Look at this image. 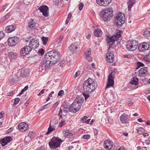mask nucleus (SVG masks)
I'll use <instances>...</instances> for the list:
<instances>
[{"mask_svg": "<svg viewBox=\"0 0 150 150\" xmlns=\"http://www.w3.org/2000/svg\"><path fill=\"white\" fill-rule=\"evenodd\" d=\"M10 15L9 14L7 13L2 18V19L4 20L8 18L10 16Z\"/></svg>", "mask_w": 150, "mask_h": 150, "instance_id": "nucleus-55", "label": "nucleus"}, {"mask_svg": "<svg viewBox=\"0 0 150 150\" xmlns=\"http://www.w3.org/2000/svg\"><path fill=\"white\" fill-rule=\"evenodd\" d=\"M124 57L126 58H130L131 57V55L130 54H125L124 55Z\"/></svg>", "mask_w": 150, "mask_h": 150, "instance_id": "nucleus-53", "label": "nucleus"}, {"mask_svg": "<svg viewBox=\"0 0 150 150\" xmlns=\"http://www.w3.org/2000/svg\"><path fill=\"white\" fill-rule=\"evenodd\" d=\"M138 44V42L136 40H129L127 42V49L129 51H134L137 49Z\"/></svg>", "mask_w": 150, "mask_h": 150, "instance_id": "nucleus-6", "label": "nucleus"}, {"mask_svg": "<svg viewBox=\"0 0 150 150\" xmlns=\"http://www.w3.org/2000/svg\"><path fill=\"white\" fill-rule=\"evenodd\" d=\"M135 3V0H129L128 3H127L128 5V9L130 10Z\"/></svg>", "mask_w": 150, "mask_h": 150, "instance_id": "nucleus-31", "label": "nucleus"}, {"mask_svg": "<svg viewBox=\"0 0 150 150\" xmlns=\"http://www.w3.org/2000/svg\"><path fill=\"white\" fill-rule=\"evenodd\" d=\"M8 56L10 58L14 59L16 57L17 54L16 53L11 52L8 53Z\"/></svg>", "mask_w": 150, "mask_h": 150, "instance_id": "nucleus-34", "label": "nucleus"}, {"mask_svg": "<svg viewBox=\"0 0 150 150\" xmlns=\"http://www.w3.org/2000/svg\"><path fill=\"white\" fill-rule=\"evenodd\" d=\"M144 35L146 38H150V29L146 30L144 33Z\"/></svg>", "mask_w": 150, "mask_h": 150, "instance_id": "nucleus-33", "label": "nucleus"}, {"mask_svg": "<svg viewBox=\"0 0 150 150\" xmlns=\"http://www.w3.org/2000/svg\"><path fill=\"white\" fill-rule=\"evenodd\" d=\"M120 37V35H115L112 37H107L106 41L107 42V45L109 46V48L110 46L114 44L115 41H117L119 38Z\"/></svg>", "mask_w": 150, "mask_h": 150, "instance_id": "nucleus-7", "label": "nucleus"}, {"mask_svg": "<svg viewBox=\"0 0 150 150\" xmlns=\"http://www.w3.org/2000/svg\"><path fill=\"white\" fill-rule=\"evenodd\" d=\"M83 139L88 140L90 138V136L89 134H85L83 136Z\"/></svg>", "mask_w": 150, "mask_h": 150, "instance_id": "nucleus-43", "label": "nucleus"}, {"mask_svg": "<svg viewBox=\"0 0 150 150\" xmlns=\"http://www.w3.org/2000/svg\"><path fill=\"white\" fill-rule=\"evenodd\" d=\"M19 130L21 132H24L26 131L28 128V125L25 122H21L18 125Z\"/></svg>", "mask_w": 150, "mask_h": 150, "instance_id": "nucleus-16", "label": "nucleus"}, {"mask_svg": "<svg viewBox=\"0 0 150 150\" xmlns=\"http://www.w3.org/2000/svg\"><path fill=\"white\" fill-rule=\"evenodd\" d=\"M20 99L18 98H16L14 100V104L16 105L20 101Z\"/></svg>", "mask_w": 150, "mask_h": 150, "instance_id": "nucleus-46", "label": "nucleus"}, {"mask_svg": "<svg viewBox=\"0 0 150 150\" xmlns=\"http://www.w3.org/2000/svg\"><path fill=\"white\" fill-rule=\"evenodd\" d=\"M75 100H77L76 101L77 102H76V103H74L75 104L74 106H76V110L75 111L77 112L80 108L81 107L83 102L84 99L83 98L78 97Z\"/></svg>", "mask_w": 150, "mask_h": 150, "instance_id": "nucleus-11", "label": "nucleus"}, {"mask_svg": "<svg viewBox=\"0 0 150 150\" xmlns=\"http://www.w3.org/2000/svg\"><path fill=\"white\" fill-rule=\"evenodd\" d=\"M71 131L67 128L65 129L62 131V134L63 136L65 137H67L68 136H72L73 134Z\"/></svg>", "mask_w": 150, "mask_h": 150, "instance_id": "nucleus-26", "label": "nucleus"}, {"mask_svg": "<svg viewBox=\"0 0 150 150\" xmlns=\"http://www.w3.org/2000/svg\"><path fill=\"white\" fill-rule=\"evenodd\" d=\"M137 133L139 134H142L143 132V129L141 127L137 129Z\"/></svg>", "mask_w": 150, "mask_h": 150, "instance_id": "nucleus-39", "label": "nucleus"}, {"mask_svg": "<svg viewBox=\"0 0 150 150\" xmlns=\"http://www.w3.org/2000/svg\"><path fill=\"white\" fill-rule=\"evenodd\" d=\"M139 75L141 76H144L148 74V69L146 67L141 68L139 70Z\"/></svg>", "mask_w": 150, "mask_h": 150, "instance_id": "nucleus-22", "label": "nucleus"}, {"mask_svg": "<svg viewBox=\"0 0 150 150\" xmlns=\"http://www.w3.org/2000/svg\"><path fill=\"white\" fill-rule=\"evenodd\" d=\"M48 40V37H45L44 36H42V43L44 45H45L47 42Z\"/></svg>", "mask_w": 150, "mask_h": 150, "instance_id": "nucleus-36", "label": "nucleus"}, {"mask_svg": "<svg viewBox=\"0 0 150 150\" xmlns=\"http://www.w3.org/2000/svg\"><path fill=\"white\" fill-rule=\"evenodd\" d=\"M36 150H45L44 148L42 147H38Z\"/></svg>", "mask_w": 150, "mask_h": 150, "instance_id": "nucleus-60", "label": "nucleus"}, {"mask_svg": "<svg viewBox=\"0 0 150 150\" xmlns=\"http://www.w3.org/2000/svg\"><path fill=\"white\" fill-rule=\"evenodd\" d=\"M112 75V73H111L108 76V83L105 88L106 89L113 86L114 85V77Z\"/></svg>", "mask_w": 150, "mask_h": 150, "instance_id": "nucleus-10", "label": "nucleus"}, {"mask_svg": "<svg viewBox=\"0 0 150 150\" xmlns=\"http://www.w3.org/2000/svg\"><path fill=\"white\" fill-rule=\"evenodd\" d=\"M84 92L82 93V95L84 96L85 98V100H86L89 97V94H88Z\"/></svg>", "mask_w": 150, "mask_h": 150, "instance_id": "nucleus-40", "label": "nucleus"}, {"mask_svg": "<svg viewBox=\"0 0 150 150\" xmlns=\"http://www.w3.org/2000/svg\"><path fill=\"white\" fill-rule=\"evenodd\" d=\"M117 150H125V149L124 147L122 146L120 147Z\"/></svg>", "mask_w": 150, "mask_h": 150, "instance_id": "nucleus-64", "label": "nucleus"}, {"mask_svg": "<svg viewBox=\"0 0 150 150\" xmlns=\"http://www.w3.org/2000/svg\"><path fill=\"white\" fill-rule=\"evenodd\" d=\"M143 136H144V137H146V136H148L149 134L148 133H144V132H143L142 134Z\"/></svg>", "mask_w": 150, "mask_h": 150, "instance_id": "nucleus-62", "label": "nucleus"}, {"mask_svg": "<svg viewBox=\"0 0 150 150\" xmlns=\"http://www.w3.org/2000/svg\"><path fill=\"white\" fill-rule=\"evenodd\" d=\"M28 86H25L23 89L22 90L21 92L19 93V94L18 95V96L21 95L24 92L28 89Z\"/></svg>", "mask_w": 150, "mask_h": 150, "instance_id": "nucleus-38", "label": "nucleus"}, {"mask_svg": "<svg viewBox=\"0 0 150 150\" xmlns=\"http://www.w3.org/2000/svg\"><path fill=\"white\" fill-rule=\"evenodd\" d=\"M12 140L11 137H7L0 139V143L2 146H5L8 143L10 142Z\"/></svg>", "mask_w": 150, "mask_h": 150, "instance_id": "nucleus-17", "label": "nucleus"}, {"mask_svg": "<svg viewBox=\"0 0 150 150\" xmlns=\"http://www.w3.org/2000/svg\"><path fill=\"white\" fill-rule=\"evenodd\" d=\"M144 60L146 62H150V52L148 54L144 57Z\"/></svg>", "mask_w": 150, "mask_h": 150, "instance_id": "nucleus-35", "label": "nucleus"}, {"mask_svg": "<svg viewBox=\"0 0 150 150\" xmlns=\"http://www.w3.org/2000/svg\"><path fill=\"white\" fill-rule=\"evenodd\" d=\"M97 87V84L91 78L85 81L83 85L84 91L88 94H90L93 92Z\"/></svg>", "mask_w": 150, "mask_h": 150, "instance_id": "nucleus-2", "label": "nucleus"}, {"mask_svg": "<svg viewBox=\"0 0 150 150\" xmlns=\"http://www.w3.org/2000/svg\"><path fill=\"white\" fill-rule=\"evenodd\" d=\"M62 110L61 108L60 109L58 115L59 116V118H61L62 117Z\"/></svg>", "mask_w": 150, "mask_h": 150, "instance_id": "nucleus-49", "label": "nucleus"}, {"mask_svg": "<svg viewBox=\"0 0 150 150\" xmlns=\"http://www.w3.org/2000/svg\"><path fill=\"white\" fill-rule=\"evenodd\" d=\"M29 45L33 49H35L39 46V41L34 39L30 40Z\"/></svg>", "mask_w": 150, "mask_h": 150, "instance_id": "nucleus-13", "label": "nucleus"}, {"mask_svg": "<svg viewBox=\"0 0 150 150\" xmlns=\"http://www.w3.org/2000/svg\"><path fill=\"white\" fill-rule=\"evenodd\" d=\"M69 105H67V104H66L64 106V108H65V109H69Z\"/></svg>", "mask_w": 150, "mask_h": 150, "instance_id": "nucleus-61", "label": "nucleus"}, {"mask_svg": "<svg viewBox=\"0 0 150 150\" xmlns=\"http://www.w3.org/2000/svg\"><path fill=\"white\" fill-rule=\"evenodd\" d=\"M88 118V117L86 116H84L81 119V121H82V123H83Z\"/></svg>", "mask_w": 150, "mask_h": 150, "instance_id": "nucleus-47", "label": "nucleus"}, {"mask_svg": "<svg viewBox=\"0 0 150 150\" xmlns=\"http://www.w3.org/2000/svg\"><path fill=\"white\" fill-rule=\"evenodd\" d=\"M63 37V36L61 35L60 37L57 39V42L58 43H59L62 40Z\"/></svg>", "mask_w": 150, "mask_h": 150, "instance_id": "nucleus-44", "label": "nucleus"}, {"mask_svg": "<svg viewBox=\"0 0 150 150\" xmlns=\"http://www.w3.org/2000/svg\"><path fill=\"white\" fill-rule=\"evenodd\" d=\"M115 20L116 25L118 27L122 26L125 22V17L124 14L120 12L118 13L116 15Z\"/></svg>", "mask_w": 150, "mask_h": 150, "instance_id": "nucleus-4", "label": "nucleus"}, {"mask_svg": "<svg viewBox=\"0 0 150 150\" xmlns=\"http://www.w3.org/2000/svg\"><path fill=\"white\" fill-rule=\"evenodd\" d=\"M8 44L11 46L16 45L18 43L19 38L17 36L9 38L8 40Z\"/></svg>", "mask_w": 150, "mask_h": 150, "instance_id": "nucleus-9", "label": "nucleus"}, {"mask_svg": "<svg viewBox=\"0 0 150 150\" xmlns=\"http://www.w3.org/2000/svg\"><path fill=\"white\" fill-rule=\"evenodd\" d=\"M98 26H94L93 28H94V35L96 37H100L103 33L101 30L99 29Z\"/></svg>", "mask_w": 150, "mask_h": 150, "instance_id": "nucleus-20", "label": "nucleus"}, {"mask_svg": "<svg viewBox=\"0 0 150 150\" xmlns=\"http://www.w3.org/2000/svg\"><path fill=\"white\" fill-rule=\"evenodd\" d=\"M77 100H75L74 102H73V103L69 106V111L73 112L74 113V104L75 103H76V102H77Z\"/></svg>", "mask_w": 150, "mask_h": 150, "instance_id": "nucleus-30", "label": "nucleus"}, {"mask_svg": "<svg viewBox=\"0 0 150 150\" xmlns=\"http://www.w3.org/2000/svg\"><path fill=\"white\" fill-rule=\"evenodd\" d=\"M60 59L59 54L55 50L49 52L44 57L43 67H44L45 69L48 68L52 66Z\"/></svg>", "mask_w": 150, "mask_h": 150, "instance_id": "nucleus-1", "label": "nucleus"}, {"mask_svg": "<svg viewBox=\"0 0 150 150\" xmlns=\"http://www.w3.org/2000/svg\"><path fill=\"white\" fill-rule=\"evenodd\" d=\"M149 47V45L146 42H143L140 44L138 47V49L141 52H144L148 50Z\"/></svg>", "mask_w": 150, "mask_h": 150, "instance_id": "nucleus-14", "label": "nucleus"}, {"mask_svg": "<svg viewBox=\"0 0 150 150\" xmlns=\"http://www.w3.org/2000/svg\"><path fill=\"white\" fill-rule=\"evenodd\" d=\"M138 79L137 77H134L132 79L130 83L132 84L137 85L138 83Z\"/></svg>", "mask_w": 150, "mask_h": 150, "instance_id": "nucleus-32", "label": "nucleus"}, {"mask_svg": "<svg viewBox=\"0 0 150 150\" xmlns=\"http://www.w3.org/2000/svg\"><path fill=\"white\" fill-rule=\"evenodd\" d=\"M108 48L107 53L106 54V60L108 62L112 63L114 60V56L112 52H110Z\"/></svg>", "mask_w": 150, "mask_h": 150, "instance_id": "nucleus-12", "label": "nucleus"}, {"mask_svg": "<svg viewBox=\"0 0 150 150\" xmlns=\"http://www.w3.org/2000/svg\"><path fill=\"white\" fill-rule=\"evenodd\" d=\"M78 48L77 44L75 43H73L69 47V50L73 54L77 51V50Z\"/></svg>", "mask_w": 150, "mask_h": 150, "instance_id": "nucleus-19", "label": "nucleus"}, {"mask_svg": "<svg viewBox=\"0 0 150 150\" xmlns=\"http://www.w3.org/2000/svg\"><path fill=\"white\" fill-rule=\"evenodd\" d=\"M4 112L1 111L0 113V118H2L4 116Z\"/></svg>", "mask_w": 150, "mask_h": 150, "instance_id": "nucleus-57", "label": "nucleus"}, {"mask_svg": "<svg viewBox=\"0 0 150 150\" xmlns=\"http://www.w3.org/2000/svg\"><path fill=\"white\" fill-rule=\"evenodd\" d=\"M22 73L23 74L24 76H25V77H26L27 76H28L29 74L28 71V69H24V71L22 72Z\"/></svg>", "mask_w": 150, "mask_h": 150, "instance_id": "nucleus-37", "label": "nucleus"}, {"mask_svg": "<svg viewBox=\"0 0 150 150\" xmlns=\"http://www.w3.org/2000/svg\"><path fill=\"white\" fill-rule=\"evenodd\" d=\"M129 118L128 116L125 113L122 114L120 117V120L123 124H126L128 121Z\"/></svg>", "mask_w": 150, "mask_h": 150, "instance_id": "nucleus-24", "label": "nucleus"}, {"mask_svg": "<svg viewBox=\"0 0 150 150\" xmlns=\"http://www.w3.org/2000/svg\"><path fill=\"white\" fill-rule=\"evenodd\" d=\"M111 0H96V3L99 5L103 6H106L111 2Z\"/></svg>", "mask_w": 150, "mask_h": 150, "instance_id": "nucleus-18", "label": "nucleus"}, {"mask_svg": "<svg viewBox=\"0 0 150 150\" xmlns=\"http://www.w3.org/2000/svg\"><path fill=\"white\" fill-rule=\"evenodd\" d=\"M65 124V121L62 120L59 124V127H61Z\"/></svg>", "mask_w": 150, "mask_h": 150, "instance_id": "nucleus-48", "label": "nucleus"}, {"mask_svg": "<svg viewBox=\"0 0 150 150\" xmlns=\"http://www.w3.org/2000/svg\"><path fill=\"white\" fill-rule=\"evenodd\" d=\"M47 105L46 104V105H43V106H42L39 109V111H41L42 110L44 109H45L47 108Z\"/></svg>", "mask_w": 150, "mask_h": 150, "instance_id": "nucleus-41", "label": "nucleus"}, {"mask_svg": "<svg viewBox=\"0 0 150 150\" xmlns=\"http://www.w3.org/2000/svg\"><path fill=\"white\" fill-rule=\"evenodd\" d=\"M22 73L21 72H18L17 74V78H12L9 79V82L11 84H13L15 83V81L16 80L17 78H19L20 77L21 74Z\"/></svg>", "mask_w": 150, "mask_h": 150, "instance_id": "nucleus-29", "label": "nucleus"}, {"mask_svg": "<svg viewBox=\"0 0 150 150\" xmlns=\"http://www.w3.org/2000/svg\"><path fill=\"white\" fill-rule=\"evenodd\" d=\"M137 64L139 66V67H143L144 66V64L142 63L139 62H137Z\"/></svg>", "mask_w": 150, "mask_h": 150, "instance_id": "nucleus-54", "label": "nucleus"}, {"mask_svg": "<svg viewBox=\"0 0 150 150\" xmlns=\"http://www.w3.org/2000/svg\"><path fill=\"white\" fill-rule=\"evenodd\" d=\"M33 132L30 131L29 132L28 134V136L30 137V138H31L33 137L32 136Z\"/></svg>", "mask_w": 150, "mask_h": 150, "instance_id": "nucleus-58", "label": "nucleus"}, {"mask_svg": "<svg viewBox=\"0 0 150 150\" xmlns=\"http://www.w3.org/2000/svg\"><path fill=\"white\" fill-rule=\"evenodd\" d=\"M91 54V50L89 49L86 51L84 54L85 58L88 62H92V58L90 56Z\"/></svg>", "mask_w": 150, "mask_h": 150, "instance_id": "nucleus-23", "label": "nucleus"}, {"mask_svg": "<svg viewBox=\"0 0 150 150\" xmlns=\"http://www.w3.org/2000/svg\"><path fill=\"white\" fill-rule=\"evenodd\" d=\"M45 90V89H42V90L40 92V93H39L38 94V96H39L40 95H41V94H43L44 93V90Z\"/></svg>", "mask_w": 150, "mask_h": 150, "instance_id": "nucleus-56", "label": "nucleus"}, {"mask_svg": "<svg viewBox=\"0 0 150 150\" xmlns=\"http://www.w3.org/2000/svg\"><path fill=\"white\" fill-rule=\"evenodd\" d=\"M36 23L34 21V20L31 19L28 23V29L30 30H33L35 27Z\"/></svg>", "mask_w": 150, "mask_h": 150, "instance_id": "nucleus-25", "label": "nucleus"}, {"mask_svg": "<svg viewBox=\"0 0 150 150\" xmlns=\"http://www.w3.org/2000/svg\"><path fill=\"white\" fill-rule=\"evenodd\" d=\"M64 93V91L63 90L60 91L58 93V96H62Z\"/></svg>", "mask_w": 150, "mask_h": 150, "instance_id": "nucleus-52", "label": "nucleus"}, {"mask_svg": "<svg viewBox=\"0 0 150 150\" xmlns=\"http://www.w3.org/2000/svg\"><path fill=\"white\" fill-rule=\"evenodd\" d=\"M4 36V34L2 31H0V40Z\"/></svg>", "mask_w": 150, "mask_h": 150, "instance_id": "nucleus-51", "label": "nucleus"}, {"mask_svg": "<svg viewBox=\"0 0 150 150\" xmlns=\"http://www.w3.org/2000/svg\"><path fill=\"white\" fill-rule=\"evenodd\" d=\"M41 12L42 13L44 16L45 17L48 16V7L46 5L42 6L38 8Z\"/></svg>", "mask_w": 150, "mask_h": 150, "instance_id": "nucleus-15", "label": "nucleus"}, {"mask_svg": "<svg viewBox=\"0 0 150 150\" xmlns=\"http://www.w3.org/2000/svg\"><path fill=\"white\" fill-rule=\"evenodd\" d=\"M80 74V71H78L74 75L75 78H76L79 76Z\"/></svg>", "mask_w": 150, "mask_h": 150, "instance_id": "nucleus-50", "label": "nucleus"}, {"mask_svg": "<svg viewBox=\"0 0 150 150\" xmlns=\"http://www.w3.org/2000/svg\"><path fill=\"white\" fill-rule=\"evenodd\" d=\"M63 112L65 113L68 112L69 111V109H65V108H63Z\"/></svg>", "mask_w": 150, "mask_h": 150, "instance_id": "nucleus-59", "label": "nucleus"}, {"mask_svg": "<svg viewBox=\"0 0 150 150\" xmlns=\"http://www.w3.org/2000/svg\"><path fill=\"white\" fill-rule=\"evenodd\" d=\"M44 50L42 48L40 49L38 51V53L39 54H41V55H42L44 54Z\"/></svg>", "mask_w": 150, "mask_h": 150, "instance_id": "nucleus-45", "label": "nucleus"}, {"mask_svg": "<svg viewBox=\"0 0 150 150\" xmlns=\"http://www.w3.org/2000/svg\"><path fill=\"white\" fill-rule=\"evenodd\" d=\"M62 142L59 137H53L49 143V146L51 149H56L60 146V143Z\"/></svg>", "mask_w": 150, "mask_h": 150, "instance_id": "nucleus-5", "label": "nucleus"}, {"mask_svg": "<svg viewBox=\"0 0 150 150\" xmlns=\"http://www.w3.org/2000/svg\"><path fill=\"white\" fill-rule=\"evenodd\" d=\"M113 143L110 141L106 140L104 142V146L107 149L109 150L111 149L113 147Z\"/></svg>", "mask_w": 150, "mask_h": 150, "instance_id": "nucleus-21", "label": "nucleus"}, {"mask_svg": "<svg viewBox=\"0 0 150 150\" xmlns=\"http://www.w3.org/2000/svg\"><path fill=\"white\" fill-rule=\"evenodd\" d=\"M83 3H80L79 5V9L80 11L82 10L83 7Z\"/></svg>", "mask_w": 150, "mask_h": 150, "instance_id": "nucleus-42", "label": "nucleus"}, {"mask_svg": "<svg viewBox=\"0 0 150 150\" xmlns=\"http://www.w3.org/2000/svg\"><path fill=\"white\" fill-rule=\"evenodd\" d=\"M113 11L112 9L110 8L102 10L100 13L101 18L105 22L109 20L113 16Z\"/></svg>", "mask_w": 150, "mask_h": 150, "instance_id": "nucleus-3", "label": "nucleus"}, {"mask_svg": "<svg viewBox=\"0 0 150 150\" xmlns=\"http://www.w3.org/2000/svg\"><path fill=\"white\" fill-rule=\"evenodd\" d=\"M56 126L55 124L54 125L52 124V122H51L50 123L49 127L48 129L47 132L46 133L47 134H49L50 132L55 130Z\"/></svg>", "mask_w": 150, "mask_h": 150, "instance_id": "nucleus-27", "label": "nucleus"}, {"mask_svg": "<svg viewBox=\"0 0 150 150\" xmlns=\"http://www.w3.org/2000/svg\"><path fill=\"white\" fill-rule=\"evenodd\" d=\"M133 104V103L132 101H130L129 102V103H128V105L129 106H131Z\"/></svg>", "mask_w": 150, "mask_h": 150, "instance_id": "nucleus-63", "label": "nucleus"}, {"mask_svg": "<svg viewBox=\"0 0 150 150\" xmlns=\"http://www.w3.org/2000/svg\"><path fill=\"white\" fill-rule=\"evenodd\" d=\"M15 30V28L13 25L7 26L5 29V31L7 33L12 32Z\"/></svg>", "mask_w": 150, "mask_h": 150, "instance_id": "nucleus-28", "label": "nucleus"}, {"mask_svg": "<svg viewBox=\"0 0 150 150\" xmlns=\"http://www.w3.org/2000/svg\"><path fill=\"white\" fill-rule=\"evenodd\" d=\"M33 49L30 45L26 46L21 49L20 51V54L22 56H25L30 54Z\"/></svg>", "mask_w": 150, "mask_h": 150, "instance_id": "nucleus-8", "label": "nucleus"}]
</instances>
